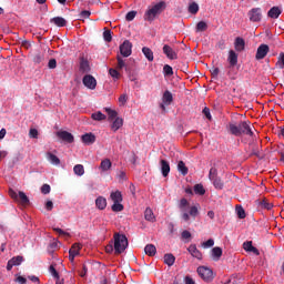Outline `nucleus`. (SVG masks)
<instances>
[{
	"instance_id": "obj_1",
	"label": "nucleus",
	"mask_w": 284,
	"mask_h": 284,
	"mask_svg": "<svg viewBox=\"0 0 284 284\" xmlns=\"http://www.w3.org/2000/svg\"><path fill=\"white\" fill-rule=\"evenodd\" d=\"M226 130L229 134H232L233 136H243V134L254 136V131H252V126H250V122L247 121H242L239 124L230 122Z\"/></svg>"
},
{
	"instance_id": "obj_2",
	"label": "nucleus",
	"mask_w": 284,
	"mask_h": 284,
	"mask_svg": "<svg viewBox=\"0 0 284 284\" xmlns=\"http://www.w3.org/2000/svg\"><path fill=\"white\" fill-rule=\"evenodd\" d=\"M163 10H165L164 1L158 2L153 7H150L144 13V21H154V19H156V17H159Z\"/></svg>"
},
{
	"instance_id": "obj_3",
	"label": "nucleus",
	"mask_w": 284,
	"mask_h": 284,
	"mask_svg": "<svg viewBox=\"0 0 284 284\" xmlns=\"http://www.w3.org/2000/svg\"><path fill=\"white\" fill-rule=\"evenodd\" d=\"M229 65L226 67V74L232 80L236 79V73L234 72V68L239 65V54L234 50L229 51L227 57Z\"/></svg>"
},
{
	"instance_id": "obj_4",
	"label": "nucleus",
	"mask_w": 284,
	"mask_h": 284,
	"mask_svg": "<svg viewBox=\"0 0 284 284\" xmlns=\"http://www.w3.org/2000/svg\"><path fill=\"white\" fill-rule=\"evenodd\" d=\"M128 236L124 234H114V254H123L128 250Z\"/></svg>"
},
{
	"instance_id": "obj_5",
	"label": "nucleus",
	"mask_w": 284,
	"mask_h": 284,
	"mask_svg": "<svg viewBox=\"0 0 284 284\" xmlns=\"http://www.w3.org/2000/svg\"><path fill=\"white\" fill-rule=\"evenodd\" d=\"M209 179L212 181L215 190H223V187H225V183L219 178V170L213 166L210 169Z\"/></svg>"
},
{
	"instance_id": "obj_6",
	"label": "nucleus",
	"mask_w": 284,
	"mask_h": 284,
	"mask_svg": "<svg viewBox=\"0 0 284 284\" xmlns=\"http://www.w3.org/2000/svg\"><path fill=\"white\" fill-rule=\"evenodd\" d=\"M9 196H11L13 201H17V203H20V205H24V206L30 205V199L22 191H19V193H16L14 190L10 189Z\"/></svg>"
},
{
	"instance_id": "obj_7",
	"label": "nucleus",
	"mask_w": 284,
	"mask_h": 284,
	"mask_svg": "<svg viewBox=\"0 0 284 284\" xmlns=\"http://www.w3.org/2000/svg\"><path fill=\"white\" fill-rule=\"evenodd\" d=\"M247 17L251 23H260L263 19V11L261 8H253L247 12Z\"/></svg>"
},
{
	"instance_id": "obj_8",
	"label": "nucleus",
	"mask_w": 284,
	"mask_h": 284,
	"mask_svg": "<svg viewBox=\"0 0 284 284\" xmlns=\"http://www.w3.org/2000/svg\"><path fill=\"white\" fill-rule=\"evenodd\" d=\"M197 274L203 278V281H212L214 278V272L205 266H199Z\"/></svg>"
},
{
	"instance_id": "obj_9",
	"label": "nucleus",
	"mask_w": 284,
	"mask_h": 284,
	"mask_svg": "<svg viewBox=\"0 0 284 284\" xmlns=\"http://www.w3.org/2000/svg\"><path fill=\"white\" fill-rule=\"evenodd\" d=\"M82 83L88 90H97V79L91 74L84 75Z\"/></svg>"
},
{
	"instance_id": "obj_10",
	"label": "nucleus",
	"mask_w": 284,
	"mask_h": 284,
	"mask_svg": "<svg viewBox=\"0 0 284 284\" xmlns=\"http://www.w3.org/2000/svg\"><path fill=\"white\" fill-rule=\"evenodd\" d=\"M55 136L61 141H64V143H74V135L68 131H58Z\"/></svg>"
},
{
	"instance_id": "obj_11",
	"label": "nucleus",
	"mask_w": 284,
	"mask_h": 284,
	"mask_svg": "<svg viewBox=\"0 0 284 284\" xmlns=\"http://www.w3.org/2000/svg\"><path fill=\"white\" fill-rule=\"evenodd\" d=\"M267 52H270V45L261 44L257 48V51H256V54H255V59L257 61H261V59H265L267 57Z\"/></svg>"
},
{
	"instance_id": "obj_12",
	"label": "nucleus",
	"mask_w": 284,
	"mask_h": 284,
	"mask_svg": "<svg viewBox=\"0 0 284 284\" xmlns=\"http://www.w3.org/2000/svg\"><path fill=\"white\" fill-rule=\"evenodd\" d=\"M120 53L122 57H130V54H132V42H130V40H125L120 45Z\"/></svg>"
},
{
	"instance_id": "obj_13",
	"label": "nucleus",
	"mask_w": 284,
	"mask_h": 284,
	"mask_svg": "<svg viewBox=\"0 0 284 284\" xmlns=\"http://www.w3.org/2000/svg\"><path fill=\"white\" fill-rule=\"evenodd\" d=\"M21 263H23V256L18 255V256L12 257L7 263L8 272H11L13 267H17V265H21Z\"/></svg>"
},
{
	"instance_id": "obj_14",
	"label": "nucleus",
	"mask_w": 284,
	"mask_h": 284,
	"mask_svg": "<svg viewBox=\"0 0 284 284\" xmlns=\"http://www.w3.org/2000/svg\"><path fill=\"white\" fill-rule=\"evenodd\" d=\"M162 50H163V54H165V57H168V59H171V61L179 59L176 51H174V49H172V47H170L169 44H164Z\"/></svg>"
},
{
	"instance_id": "obj_15",
	"label": "nucleus",
	"mask_w": 284,
	"mask_h": 284,
	"mask_svg": "<svg viewBox=\"0 0 284 284\" xmlns=\"http://www.w3.org/2000/svg\"><path fill=\"white\" fill-rule=\"evenodd\" d=\"M187 252L191 253V256H193V258H197V261L203 260V253H201V251H199V248L196 247V244H191L187 247Z\"/></svg>"
},
{
	"instance_id": "obj_16",
	"label": "nucleus",
	"mask_w": 284,
	"mask_h": 284,
	"mask_svg": "<svg viewBox=\"0 0 284 284\" xmlns=\"http://www.w3.org/2000/svg\"><path fill=\"white\" fill-rule=\"evenodd\" d=\"M50 23H53L57 28H65L68 26V20L63 17H54L50 19Z\"/></svg>"
},
{
	"instance_id": "obj_17",
	"label": "nucleus",
	"mask_w": 284,
	"mask_h": 284,
	"mask_svg": "<svg viewBox=\"0 0 284 284\" xmlns=\"http://www.w3.org/2000/svg\"><path fill=\"white\" fill-rule=\"evenodd\" d=\"M81 139L84 145H92L97 141V136L93 133H85Z\"/></svg>"
},
{
	"instance_id": "obj_18",
	"label": "nucleus",
	"mask_w": 284,
	"mask_h": 284,
	"mask_svg": "<svg viewBox=\"0 0 284 284\" xmlns=\"http://www.w3.org/2000/svg\"><path fill=\"white\" fill-rule=\"evenodd\" d=\"M234 48L236 52H243V50H245V40L243 38L237 37L234 42Z\"/></svg>"
},
{
	"instance_id": "obj_19",
	"label": "nucleus",
	"mask_w": 284,
	"mask_h": 284,
	"mask_svg": "<svg viewBox=\"0 0 284 284\" xmlns=\"http://www.w3.org/2000/svg\"><path fill=\"white\" fill-rule=\"evenodd\" d=\"M160 165H161L162 175L164 178L168 176L170 174V162H168V160H161Z\"/></svg>"
},
{
	"instance_id": "obj_20",
	"label": "nucleus",
	"mask_w": 284,
	"mask_h": 284,
	"mask_svg": "<svg viewBox=\"0 0 284 284\" xmlns=\"http://www.w3.org/2000/svg\"><path fill=\"white\" fill-rule=\"evenodd\" d=\"M95 207H98V210H105V207H108V200L103 196H98L95 200Z\"/></svg>"
},
{
	"instance_id": "obj_21",
	"label": "nucleus",
	"mask_w": 284,
	"mask_h": 284,
	"mask_svg": "<svg viewBox=\"0 0 284 284\" xmlns=\"http://www.w3.org/2000/svg\"><path fill=\"white\" fill-rule=\"evenodd\" d=\"M144 219H145V221H149L150 223L156 222V216H154V212L150 207L145 209Z\"/></svg>"
},
{
	"instance_id": "obj_22",
	"label": "nucleus",
	"mask_w": 284,
	"mask_h": 284,
	"mask_svg": "<svg viewBox=\"0 0 284 284\" xmlns=\"http://www.w3.org/2000/svg\"><path fill=\"white\" fill-rule=\"evenodd\" d=\"M281 8L278 7H273L268 10L267 12V17H270L271 19H278V17H281Z\"/></svg>"
},
{
	"instance_id": "obj_23",
	"label": "nucleus",
	"mask_w": 284,
	"mask_h": 284,
	"mask_svg": "<svg viewBox=\"0 0 284 284\" xmlns=\"http://www.w3.org/2000/svg\"><path fill=\"white\" fill-rule=\"evenodd\" d=\"M162 101L165 105H171L172 104V101H174V97L172 95V92H170L169 90H166L164 93H163V97H162Z\"/></svg>"
},
{
	"instance_id": "obj_24",
	"label": "nucleus",
	"mask_w": 284,
	"mask_h": 284,
	"mask_svg": "<svg viewBox=\"0 0 284 284\" xmlns=\"http://www.w3.org/2000/svg\"><path fill=\"white\" fill-rule=\"evenodd\" d=\"M47 159L52 165H61V160L59 159V156L54 155L51 152L47 153Z\"/></svg>"
},
{
	"instance_id": "obj_25",
	"label": "nucleus",
	"mask_w": 284,
	"mask_h": 284,
	"mask_svg": "<svg viewBox=\"0 0 284 284\" xmlns=\"http://www.w3.org/2000/svg\"><path fill=\"white\" fill-rule=\"evenodd\" d=\"M110 199H111V201H113V203H122L123 202V195L121 194L120 191L111 192Z\"/></svg>"
},
{
	"instance_id": "obj_26",
	"label": "nucleus",
	"mask_w": 284,
	"mask_h": 284,
	"mask_svg": "<svg viewBox=\"0 0 284 284\" xmlns=\"http://www.w3.org/2000/svg\"><path fill=\"white\" fill-rule=\"evenodd\" d=\"M175 261H176V257L172 253H166L164 255V263L169 267H172V265H174Z\"/></svg>"
},
{
	"instance_id": "obj_27",
	"label": "nucleus",
	"mask_w": 284,
	"mask_h": 284,
	"mask_svg": "<svg viewBox=\"0 0 284 284\" xmlns=\"http://www.w3.org/2000/svg\"><path fill=\"white\" fill-rule=\"evenodd\" d=\"M111 168H112V161H110V159H104L101 161L100 170L102 172H108V170H110Z\"/></svg>"
},
{
	"instance_id": "obj_28",
	"label": "nucleus",
	"mask_w": 284,
	"mask_h": 284,
	"mask_svg": "<svg viewBox=\"0 0 284 284\" xmlns=\"http://www.w3.org/2000/svg\"><path fill=\"white\" fill-rule=\"evenodd\" d=\"M121 128H123V119L115 118L111 125V130H113V132H116L118 130H121Z\"/></svg>"
},
{
	"instance_id": "obj_29",
	"label": "nucleus",
	"mask_w": 284,
	"mask_h": 284,
	"mask_svg": "<svg viewBox=\"0 0 284 284\" xmlns=\"http://www.w3.org/2000/svg\"><path fill=\"white\" fill-rule=\"evenodd\" d=\"M212 257L214 258V261H219L221 258V256H223V248L215 246L212 248Z\"/></svg>"
},
{
	"instance_id": "obj_30",
	"label": "nucleus",
	"mask_w": 284,
	"mask_h": 284,
	"mask_svg": "<svg viewBox=\"0 0 284 284\" xmlns=\"http://www.w3.org/2000/svg\"><path fill=\"white\" fill-rule=\"evenodd\" d=\"M142 52H143L145 59H148V61H154V52H152V49H150L148 47H143Z\"/></svg>"
},
{
	"instance_id": "obj_31",
	"label": "nucleus",
	"mask_w": 284,
	"mask_h": 284,
	"mask_svg": "<svg viewBox=\"0 0 284 284\" xmlns=\"http://www.w3.org/2000/svg\"><path fill=\"white\" fill-rule=\"evenodd\" d=\"M144 252L148 256H155L156 255V246H154V244H148L144 247Z\"/></svg>"
},
{
	"instance_id": "obj_32",
	"label": "nucleus",
	"mask_w": 284,
	"mask_h": 284,
	"mask_svg": "<svg viewBox=\"0 0 284 284\" xmlns=\"http://www.w3.org/2000/svg\"><path fill=\"white\" fill-rule=\"evenodd\" d=\"M178 172H181L182 176H187V172H190V170L185 166V162L179 161Z\"/></svg>"
},
{
	"instance_id": "obj_33",
	"label": "nucleus",
	"mask_w": 284,
	"mask_h": 284,
	"mask_svg": "<svg viewBox=\"0 0 284 284\" xmlns=\"http://www.w3.org/2000/svg\"><path fill=\"white\" fill-rule=\"evenodd\" d=\"M80 71L83 73L90 72V62L85 59H81L80 61Z\"/></svg>"
},
{
	"instance_id": "obj_34",
	"label": "nucleus",
	"mask_w": 284,
	"mask_h": 284,
	"mask_svg": "<svg viewBox=\"0 0 284 284\" xmlns=\"http://www.w3.org/2000/svg\"><path fill=\"white\" fill-rule=\"evenodd\" d=\"M257 204L260 205V207H262V210H272V207H274V205L267 202L266 199L257 200Z\"/></svg>"
},
{
	"instance_id": "obj_35",
	"label": "nucleus",
	"mask_w": 284,
	"mask_h": 284,
	"mask_svg": "<svg viewBox=\"0 0 284 284\" xmlns=\"http://www.w3.org/2000/svg\"><path fill=\"white\" fill-rule=\"evenodd\" d=\"M73 172L77 176H83L85 174V168L82 164H77L73 168Z\"/></svg>"
},
{
	"instance_id": "obj_36",
	"label": "nucleus",
	"mask_w": 284,
	"mask_h": 284,
	"mask_svg": "<svg viewBox=\"0 0 284 284\" xmlns=\"http://www.w3.org/2000/svg\"><path fill=\"white\" fill-rule=\"evenodd\" d=\"M91 119L93 121H105L106 116L101 111H98L91 114Z\"/></svg>"
},
{
	"instance_id": "obj_37",
	"label": "nucleus",
	"mask_w": 284,
	"mask_h": 284,
	"mask_svg": "<svg viewBox=\"0 0 284 284\" xmlns=\"http://www.w3.org/2000/svg\"><path fill=\"white\" fill-rule=\"evenodd\" d=\"M205 30H207V22H205V21L197 22V24L195 27V31L196 32H205Z\"/></svg>"
},
{
	"instance_id": "obj_38",
	"label": "nucleus",
	"mask_w": 284,
	"mask_h": 284,
	"mask_svg": "<svg viewBox=\"0 0 284 284\" xmlns=\"http://www.w3.org/2000/svg\"><path fill=\"white\" fill-rule=\"evenodd\" d=\"M104 110L108 113L109 121H113V119H116V116H119V113L115 110H112L110 108H105Z\"/></svg>"
},
{
	"instance_id": "obj_39",
	"label": "nucleus",
	"mask_w": 284,
	"mask_h": 284,
	"mask_svg": "<svg viewBox=\"0 0 284 284\" xmlns=\"http://www.w3.org/2000/svg\"><path fill=\"white\" fill-rule=\"evenodd\" d=\"M194 193L199 194L200 196H203L205 194V187H203V184H195Z\"/></svg>"
},
{
	"instance_id": "obj_40",
	"label": "nucleus",
	"mask_w": 284,
	"mask_h": 284,
	"mask_svg": "<svg viewBox=\"0 0 284 284\" xmlns=\"http://www.w3.org/2000/svg\"><path fill=\"white\" fill-rule=\"evenodd\" d=\"M163 73H164V77H172V74H174V70L170 64H165L163 67Z\"/></svg>"
},
{
	"instance_id": "obj_41",
	"label": "nucleus",
	"mask_w": 284,
	"mask_h": 284,
	"mask_svg": "<svg viewBox=\"0 0 284 284\" xmlns=\"http://www.w3.org/2000/svg\"><path fill=\"white\" fill-rule=\"evenodd\" d=\"M80 251H81V245L73 244L72 247L69 250V254H73L75 256H79Z\"/></svg>"
},
{
	"instance_id": "obj_42",
	"label": "nucleus",
	"mask_w": 284,
	"mask_h": 284,
	"mask_svg": "<svg viewBox=\"0 0 284 284\" xmlns=\"http://www.w3.org/2000/svg\"><path fill=\"white\" fill-rule=\"evenodd\" d=\"M43 59H44V57H43V53H41V52H38V53H36L34 55H33V63H37V64H39V63H43Z\"/></svg>"
},
{
	"instance_id": "obj_43",
	"label": "nucleus",
	"mask_w": 284,
	"mask_h": 284,
	"mask_svg": "<svg viewBox=\"0 0 284 284\" xmlns=\"http://www.w3.org/2000/svg\"><path fill=\"white\" fill-rule=\"evenodd\" d=\"M235 211H236L239 219H245L246 214H245V209H243V206L237 205L235 207Z\"/></svg>"
},
{
	"instance_id": "obj_44",
	"label": "nucleus",
	"mask_w": 284,
	"mask_h": 284,
	"mask_svg": "<svg viewBox=\"0 0 284 284\" xmlns=\"http://www.w3.org/2000/svg\"><path fill=\"white\" fill-rule=\"evenodd\" d=\"M111 210L112 212H123V204L121 202H113Z\"/></svg>"
},
{
	"instance_id": "obj_45",
	"label": "nucleus",
	"mask_w": 284,
	"mask_h": 284,
	"mask_svg": "<svg viewBox=\"0 0 284 284\" xmlns=\"http://www.w3.org/2000/svg\"><path fill=\"white\" fill-rule=\"evenodd\" d=\"M189 12L191 14H196L199 12V4L196 2H192L190 6H189Z\"/></svg>"
},
{
	"instance_id": "obj_46",
	"label": "nucleus",
	"mask_w": 284,
	"mask_h": 284,
	"mask_svg": "<svg viewBox=\"0 0 284 284\" xmlns=\"http://www.w3.org/2000/svg\"><path fill=\"white\" fill-rule=\"evenodd\" d=\"M276 67L280 68V70L284 69V53H280L277 58Z\"/></svg>"
},
{
	"instance_id": "obj_47",
	"label": "nucleus",
	"mask_w": 284,
	"mask_h": 284,
	"mask_svg": "<svg viewBox=\"0 0 284 284\" xmlns=\"http://www.w3.org/2000/svg\"><path fill=\"white\" fill-rule=\"evenodd\" d=\"M103 39H104V41H106V43H110L112 41V31L105 30L103 32Z\"/></svg>"
},
{
	"instance_id": "obj_48",
	"label": "nucleus",
	"mask_w": 284,
	"mask_h": 284,
	"mask_svg": "<svg viewBox=\"0 0 284 284\" xmlns=\"http://www.w3.org/2000/svg\"><path fill=\"white\" fill-rule=\"evenodd\" d=\"M116 60H118V70H123V68H125V61L123 60V58H121V55H118L116 57Z\"/></svg>"
},
{
	"instance_id": "obj_49",
	"label": "nucleus",
	"mask_w": 284,
	"mask_h": 284,
	"mask_svg": "<svg viewBox=\"0 0 284 284\" xmlns=\"http://www.w3.org/2000/svg\"><path fill=\"white\" fill-rule=\"evenodd\" d=\"M189 214L190 216H192V219H196V216H199V207L191 206Z\"/></svg>"
},
{
	"instance_id": "obj_50",
	"label": "nucleus",
	"mask_w": 284,
	"mask_h": 284,
	"mask_svg": "<svg viewBox=\"0 0 284 284\" xmlns=\"http://www.w3.org/2000/svg\"><path fill=\"white\" fill-rule=\"evenodd\" d=\"M136 17V11H129L125 16V20L126 21H134Z\"/></svg>"
},
{
	"instance_id": "obj_51",
	"label": "nucleus",
	"mask_w": 284,
	"mask_h": 284,
	"mask_svg": "<svg viewBox=\"0 0 284 284\" xmlns=\"http://www.w3.org/2000/svg\"><path fill=\"white\" fill-rule=\"evenodd\" d=\"M253 247L254 245H252V241H246L243 243V250H245V252H251Z\"/></svg>"
},
{
	"instance_id": "obj_52",
	"label": "nucleus",
	"mask_w": 284,
	"mask_h": 284,
	"mask_svg": "<svg viewBox=\"0 0 284 284\" xmlns=\"http://www.w3.org/2000/svg\"><path fill=\"white\" fill-rule=\"evenodd\" d=\"M109 74H110V77H112V79H119V77H121V74L119 73V71L116 69H110Z\"/></svg>"
},
{
	"instance_id": "obj_53",
	"label": "nucleus",
	"mask_w": 284,
	"mask_h": 284,
	"mask_svg": "<svg viewBox=\"0 0 284 284\" xmlns=\"http://www.w3.org/2000/svg\"><path fill=\"white\" fill-rule=\"evenodd\" d=\"M49 272H50V274L53 276V278L59 280V272H57V268H54V265H51V266L49 267Z\"/></svg>"
},
{
	"instance_id": "obj_54",
	"label": "nucleus",
	"mask_w": 284,
	"mask_h": 284,
	"mask_svg": "<svg viewBox=\"0 0 284 284\" xmlns=\"http://www.w3.org/2000/svg\"><path fill=\"white\" fill-rule=\"evenodd\" d=\"M187 205H190V203L187 202L186 199H182L180 201V210H182V212H185V207H187Z\"/></svg>"
},
{
	"instance_id": "obj_55",
	"label": "nucleus",
	"mask_w": 284,
	"mask_h": 284,
	"mask_svg": "<svg viewBox=\"0 0 284 284\" xmlns=\"http://www.w3.org/2000/svg\"><path fill=\"white\" fill-rule=\"evenodd\" d=\"M220 72H221V70H220L219 68L213 67V68L211 69L212 78H213V79H217Z\"/></svg>"
},
{
	"instance_id": "obj_56",
	"label": "nucleus",
	"mask_w": 284,
	"mask_h": 284,
	"mask_svg": "<svg viewBox=\"0 0 284 284\" xmlns=\"http://www.w3.org/2000/svg\"><path fill=\"white\" fill-rule=\"evenodd\" d=\"M29 136L31 139H38L39 138V131L37 129H30Z\"/></svg>"
},
{
	"instance_id": "obj_57",
	"label": "nucleus",
	"mask_w": 284,
	"mask_h": 284,
	"mask_svg": "<svg viewBox=\"0 0 284 284\" xmlns=\"http://www.w3.org/2000/svg\"><path fill=\"white\" fill-rule=\"evenodd\" d=\"M53 231L57 232L59 234V236H70V233H68L59 227H54Z\"/></svg>"
},
{
	"instance_id": "obj_58",
	"label": "nucleus",
	"mask_w": 284,
	"mask_h": 284,
	"mask_svg": "<svg viewBox=\"0 0 284 284\" xmlns=\"http://www.w3.org/2000/svg\"><path fill=\"white\" fill-rule=\"evenodd\" d=\"M50 190H51L50 184H43L41 186V193L42 194H50Z\"/></svg>"
},
{
	"instance_id": "obj_59",
	"label": "nucleus",
	"mask_w": 284,
	"mask_h": 284,
	"mask_svg": "<svg viewBox=\"0 0 284 284\" xmlns=\"http://www.w3.org/2000/svg\"><path fill=\"white\" fill-rule=\"evenodd\" d=\"M49 70H54L57 68V59H50L48 63Z\"/></svg>"
},
{
	"instance_id": "obj_60",
	"label": "nucleus",
	"mask_w": 284,
	"mask_h": 284,
	"mask_svg": "<svg viewBox=\"0 0 284 284\" xmlns=\"http://www.w3.org/2000/svg\"><path fill=\"white\" fill-rule=\"evenodd\" d=\"M214 245V240L210 239L206 242L202 243V247L206 248V247H213Z\"/></svg>"
},
{
	"instance_id": "obj_61",
	"label": "nucleus",
	"mask_w": 284,
	"mask_h": 284,
	"mask_svg": "<svg viewBox=\"0 0 284 284\" xmlns=\"http://www.w3.org/2000/svg\"><path fill=\"white\" fill-rule=\"evenodd\" d=\"M119 103L120 105H125V103H128V94L120 95Z\"/></svg>"
},
{
	"instance_id": "obj_62",
	"label": "nucleus",
	"mask_w": 284,
	"mask_h": 284,
	"mask_svg": "<svg viewBox=\"0 0 284 284\" xmlns=\"http://www.w3.org/2000/svg\"><path fill=\"white\" fill-rule=\"evenodd\" d=\"M202 112H203L204 116H206V119H209V121H212V114L210 113V108L205 106Z\"/></svg>"
},
{
	"instance_id": "obj_63",
	"label": "nucleus",
	"mask_w": 284,
	"mask_h": 284,
	"mask_svg": "<svg viewBox=\"0 0 284 284\" xmlns=\"http://www.w3.org/2000/svg\"><path fill=\"white\" fill-rule=\"evenodd\" d=\"M90 14H92L90 11L83 10V11H81V13H80V18H81V19H90Z\"/></svg>"
},
{
	"instance_id": "obj_64",
	"label": "nucleus",
	"mask_w": 284,
	"mask_h": 284,
	"mask_svg": "<svg viewBox=\"0 0 284 284\" xmlns=\"http://www.w3.org/2000/svg\"><path fill=\"white\" fill-rule=\"evenodd\" d=\"M21 47L24 48L26 50H30V48H32V43H30V41L28 40H23L21 42Z\"/></svg>"
}]
</instances>
